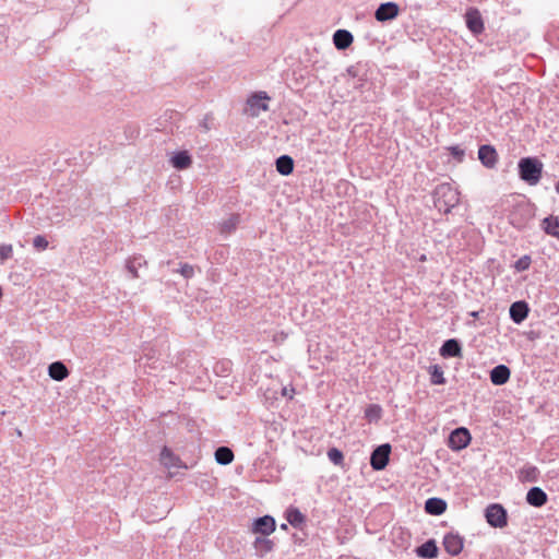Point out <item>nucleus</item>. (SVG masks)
<instances>
[{"label": "nucleus", "instance_id": "nucleus-1", "mask_svg": "<svg viewBox=\"0 0 559 559\" xmlns=\"http://www.w3.org/2000/svg\"><path fill=\"white\" fill-rule=\"evenodd\" d=\"M520 178L531 186L539 182L543 174V163L534 157H524L519 162Z\"/></svg>", "mask_w": 559, "mask_h": 559}, {"label": "nucleus", "instance_id": "nucleus-2", "mask_svg": "<svg viewBox=\"0 0 559 559\" xmlns=\"http://www.w3.org/2000/svg\"><path fill=\"white\" fill-rule=\"evenodd\" d=\"M486 520L492 527L503 528L508 525L507 511L501 504H490L486 509Z\"/></svg>", "mask_w": 559, "mask_h": 559}, {"label": "nucleus", "instance_id": "nucleus-3", "mask_svg": "<svg viewBox=\"0 0 559 559\" xmlns=\"http://www.w3.org/2000/svg\"><path fill=\"white\" fill-rule=\"evenodd\" d=\"M437 201L436 204L439 206V210H442L440 203L441 200H444V212H449L451 207L455 206L459 202V195L457 192L452 189L449 185L441 186L437 189Z\"/></svg>", "mask_w": 559, "mask_h": 559}, {"label": "nucleus", "instance_id": "nucleus-4", "mask_svg": "<svg viewBox=\"0 0 559 559\" xmlns=\"http://www.w3.org/2000/svg\"><path fill=\"white\" fill-rule=\"evenodd\" d=\"M391 453V445L385 443L378 447L371 454L370 464L373 469L381 471L389 463V456Z\"/></svg>", "mask_w": 559, "mask_h": 559}, {"label": "nucleus", "instance_id": "nucleus-5", "mask_svg": "<svg viewBox=\"0 0 559 559\" xmlns=\"http://www.w3.org/2000/svg\"><path fill=\"white\" fill-rule=\"evenodd\" d=\"M471 442V433L466 428H456L450 433L449 447L459 451L466 448Z\"/></svg>", "mask_w": 559, "mask_h": 559}, {"label": "nucleus", "instance_id": "nucleus-6", "mask_svg": "<svg viewBox=\"0 0 559 559\" xmlns=\"http://www.w3.org/2000/svg\"><path fill=\"white\" fill-rule=\"evenodd\" d=\"M276 528L275 520L270 515H264L253 521L251 532L261 536L271 535Z\"/></svg>", "mask_w": 559, "mask_h": 559}, {"label": "nucleus", "instance_id": "nucleus-7", "mask_svg": "<svg viewBox=\"0 0 559 559\" xmlns=\"http://www.w3.org/2000/svg\"><path fill=\"white\" fill-rule=\"evenodd\" d=\"M466 26L475 34H481L484 32V22L480 12L477 9H468L465 13Z\"/></svg>", "mask_w": 559, "mask_h": 559}, {"label": "nucleus", "instance_id": "nucleus-8", "mask_svg": "<svg viewBox=\"0 0 559 559\" xmlns=\"http://www.w3.org/2000/svg\"><path fill=\"white\" fill-rule=\"evenodd\" d=\"M400 8L394 2L380 4L374 13V17L379 22H385L395 19L399 15Z\"/></svg>", "mask_w": 559, "mask_h": 559}, {"label": "nucleus", "instance_id": "nucleus-9", "mask_svg": "<svg viewBox=\"0 0 559 559\" xmlns=\"http://www.w3.org/2000/svg\"><path fill=\"white\" fill-rule=\"evenodd\" d=\"M478 158L487 168H493L498 163V153L492 145H481L478 150Z\"/></svg>", "mask_w": 559, "mask_h": 559}, {"label": "nucleus", "instance_id": "nucleus-10", "mask_svg": "<svg viewBox=\"0 0 559 559\" xmlns=\"http://www.w3.org/2000/svg\"><path fill=\"white\" fill-rule=\"evenodd\" d=\"M443 547L451 556H457L463 549V538L457 534H447L443 538Z\"/></svg>", "mask_w": 559, "mask_h": 559}, {"label": "nucleus", "instance_id": "nucleus-11", "mask_svg": "<svg viewBox=\"0 0 559 559\" xmlns=\"http://www.w3.org/2000/svg\"><path fill=\"white\" fill-rule=\"evenodd\" d=\"M160 463L168 469L182 467V462L173 451L164 447L160 452Z\"/></svg>", "mask_w": 559, "mask_h": 559}, {"label": "nucleus", "instance_id": "nucleus-12", "mask_svg": "<svg viewBox=\"0 0 559 559\" xmlns=\"http://www.w3.org/2000/svg\"><path fill=\"white\" fill-rule=\"evenodd\" d=\"M526 501L528 504L539 508L547 502V495L539 487H533L526 495Z\"/></svg>", "mask_w": 559, "mask_h": 559}, {"label": "nucleus", "instance_id": "nucleus-13", "mask_svg": "<svg viewBox=\"0 0 559 559\" xmlns=\"http://www.w3.org/2000/svg\"><path fill=\"white\" fill-rule=\"evenodd\" d=\"M510 379V369L504 365H499L490 371V380L496 385H502Z\"/></svg>", "mask_w": 559, "mask_h": 559}, {"label": "nucleus", "instance_id": "nucleus-14", "mask_svg": "<svg viewBox=\"0 0 559 559\" xmlns=\"http://www.w3.org/2000/svg\"><path fill=\"white\" fill-rule=\"evenodd\" d=\"M354 37L346 29H337L333 35V43L340 50L348 48L353 44Z\"/></svg>", "mask_w": 559, "mask_h": 559}, {"label": "nucleus", "instance_id": "nucleus-15", "mask_svg": "<svg viewBox=\"0 0 559 559\" xmlns=\"http://www.w3.org/2000/svg\"><path fill=\"white\" fill-rule=\"evenodd\" d=\"M528 314V307L524 301H516L510 307V317L515 323H521Z\"/></svg>", "mask_w": 559, "mask_h": 559}, {"label": "nucleus", "instance_id": "nucleus-16", "mask_svg": "<svg viewBox=\"0 0 559 559\" xmlns=\"http://www.w3.org/2000/svg\"><path fill=\"white\" fill-rule=\"evenodd\" d=\"M49 377L56 381H62L69 376V370L61 361L52 362L48 368Z\"/></svg>", "mask_w": 559, "mask_h": 559}, {"label": "nucleus", "instance_id": "nucleus-17", "mask_svg": "<svg viewBox=\"0 0 559 559\" xmlns=\"http://www.w3.org/2000/svg\"><path fill=\"white\" fill-rule=\"evenodd\" d=\"M447 509V503L440 498H430L425 503V510L432 515H440Z\"/></svg>", "mask_w": 559, "mask_h": 559}, {"label": "nucleus", "instance_id": "nucleus-18", "mask_svg": "<svg viewBox=\"0 0 559 559\" xmlns=\"http://www.w3.org/2000/svg\"><path fill=\"white\" fill-rule=\"evenodd\" d=\"M440 354L443 357H460L461 356V346L456 340H448L443 343Z\"/></svg>", "mask_w": 559, "mask_h": 559}, {"label": "nucleus", "instance_id": "nucleus-19", "mask_svg": "<svg viewBox=\"0 0 559 559\" xmlns=\"http://www.w3.org/2000/svg\"><path fill=\"white\" fill-rule=\"evenodd\" d=\"M253 547L259 554V556L263 557L273 550L274 543L273 540L266 538V536H260L257 537L255 540L253 542Z\"/></svg>", "mask_w": 559, "mask_h": 559}, {"label": "nucleus", "instance_id": "nucleus-20", "mask_svg": "<svg viewBox=\"0 0 559 559\" xmlns=\"http://www.w3.org/2000/svg\"><path fill=\"white\" fill-rule=\"evenodd\" d=\"M276 170L284 176H288L294 170V160L288 155H283L276 159Z\"/></svg>", "mask_w": 559, "mask_h": 559}, {"label": "nucleus", "instance_id": "nucleus-21", "mask_svg": "<svg viewBox=\"0 0 559 559\" xmlns=\"http://www.w3.org/2000/svg\"><path fill=\"white\" fill-rule=\"evenodd\" d=\"M543 229L547 235L559 239V217L549 216L543 221Z\"/></svg>", "mask_w": 559, "mask_h": 559}, {"label": "nucleus", "instance_id": "nucleus-22", "mask_svg": "<svg viewBox=\"0 0 559 559\" xmlns=\"http://www.w3.org/2000/svg\"><path fill=\"white\" fill-rule=\"evenodd\" d=\"M171 164L177 169H187L191 166L192 159L188 152L182 151L173 156Z\"/></svg>", "mask_w": 559, "mask_h": 559}, {"label": "nucleus", "instance_id": "nucleus-23", "mask_svg": "<svg viewBox=\"0 0 559 559\" xmlns=\"http://www.w3.org/2000/svg\"><path fill=\"white\" fill-rule=\"evenodd\" d=\"M267 99H270V97L267 96V94L265 92H259V93L253 94L248 99V105L251 108L257 107L263 111H266L269 109V106L266 103H264V100H267Z\"/></svg>", "mask_w": 559, "mask_h": 559}, {"label": "nucleus", "instance_id": "nucleus-24", "mask_svg": "<svg viewBox=\"0 0 559 559\" xmlns=\"http://www.w3.org/2000/svg\"><path fill=\"white\" fill-rule=\"evenodd\" d=\"M417 555L423 558H436L438 547L433 540H428L417 548Z\"/></svg>", "mask_w": 559, "mask_h": 559}, {"label": "nucleus", "instance_id": "nucleus-25", "mask_svg": "<svg viewBox=\"0 0 559 559\" xmlns=\"http://www.w3.org/2000/svg\"><path fill=\"white\" fill-rule=\"evenodd\" d=\"M215 460L222 465L230 464L234 460V453L229 448L221 447L215 451Z\"/></svg>", "mask_w": 559, "mask_h": 559}, {"label": "nucleus", "instance_id": "nucleus-26", "mask_svg": "<svg viewBox=\"0 0 559 559\" xmlns=\"http://www.w3.org/2000/svg\"><path fill=\"white\" fill-rule=\"evenodd\" d=\"M240 223V215L239 214H231L228 218L222 222L221 224V231L225 234H229L234 231L238 224Z\"/></svg>", "mask_w": 559, "mask_h": 559}, {"label": "nucleus", "instance_id": "nucleus-27", "mask_svg": "<svg viewBox=\"0 0 559 559\" xmlns=\"http://www.w3.org/2000/svg\"><path fill=\"white\" fill-rule=\"evenodd\" d=\"M286 519L288 523L295 527L301 525L306 520L305 515L296 508H290L287 510Z\"/></svg>", "mask_w": 559, "mask_h": 559}, {"label": "nucleus", "instance_id": "nucleus-28", "mask_svg": "<svg viewBox=\"0 0 559 559\" xmlns=\"http://www.w3.org/2000/svg\"><path fill=\"white\" fill-rule=\"evenodd\" d=\"M430 376H431L432 384H443L445 382V379L443 377V371L437 365H435L430 368Z\"/></svg>", "mask_w": 559, "mask_h": 559}, {"label": "nucleus", "instance_id": "nucleus-29", "mask_svg": "<svg viewBox=\"0 0 559 559\" xmlns=\"http://www.w3.org/2000/svg\"><path fill=\"white\" fill-rule=\"evenodd\" d=\"M328 457L335 465H342L344 461L343 453L336 448H332L328 451Z\"/></svg>", "mask_w": 559, "mask_h": 559}, {"label": "nucleus", "instance_id": "nucleus-30", "mask_svg": "<svg viewBox=\"0 0 559 559\" xmlns=\"http://www.w3.org/2000/svg\"><path fill=\"white\" fill-rule=\"evenodd\" d=\"M13 254V248L11 245H0V261L4 262L10 259Z\"/></svg>", "mask_w": 559, "mask_h": 559}, {"label": "nucleus", "instance_id": "nucleus-31", "mask_svg": "<svg viewBox=\"0 0 559 559\" xmlns=\"http://www.w3.org/2000/svg\"><path fill=\"white\" fill-rule=\"evenodd\" d=\"M530 264L531 258L528 255H524L515 262V269L518 271H525L526 269H528Z\"/></svg>", "mask_w": 559, "mask_h": 559}, {"label": "nucleus", "instance_id": "nucleus-32", "mask_svg": "<svg viewBox=\"0 0 559 559\" xmlns=\"http://www.w3.org/2000/svg\"><path fill=\"white\" fill-rule=\"evenodd\" d=\"M34 247L37 250H45L48 247V241L44 236H36L33 241Z\"/></svg>", "mask_w": 559, "mask_h": 559}, {"label": "nucleus", "instance_id": "nucleus-33", "mask_svg": "<svg viewBox=\"0 0 559 559\" xmlns=\"http://www.w3.org/2000/svg\"><path fill=\"white\" fill-rule=\"evenodd\" d=\"M180 273H181L185 277L189 278V277L193 276V274H194L193 266H191V265H189V264H183V265L181 266V269H180Z\"/></svg>", "mask_w": 559, "mask_h": 559}, {"label": "nucleus", "instance_id": "nucleus-34", "mask_svg": "<svg viewBox=\"0 0 559 559\" xmlns=\"http://www.w3.org/2000/svg\"><path fill=\"white\" fill-rule=\"evenodd\" d=\"M448 150L455 158H457L459 160H462V158L464 156L463 150H461L459 146H450Z\"/></svg>", "mask_w": 559, "mask_h": 559}, {"label": "nucleus", "instance_id": "nucleus-35", "mask_svg": "<svg viewBox=\"0 0 559 559\" xmlns=\"http://www.w3.org/2000/svg\"><path fill=\"white\" fill-rule=\"evenodd\" d=\"M295 389L294 388H284L282 390V395L287 396L289 400L294 399Z\"/></svg>", "mask_w": 559, "mask_h": 559}, {"label": "nucleus", "instance_id": "nucleus-36", "mask_svg": "<svg viewBox=\"0 0 559 559\" xmlns=\"http://www.w3.org/2000/svg\"><path fill=\"white\" fill-rule=\"evenodd\" d=\"M526 472H527V475H533L535 477V475L537 473V468L536 467H528Z\"/></svg>", "mask_w": 559, "mask_h": 559}, {"label": "nucleus", "instance_id": "nucleus-37", "mask_svg": "<svg viewBox=\"0 0 559 559\" xmlns=\"http://www.w3.org/2000/svg\"><path fill=\"white\" fill-rule=\"evenodd\" d=\"M372 409L377 411L378 413L380 412V407H379V406H372V407H370V408L367 411V416H369V413H370Z\"/></svg>", "mask_w": 559, "mask_h": 559}, {"label": "nucleus", "instance_id": "nucleus-38", "mask_svg": "<svg viewBox=\"0 0 559 559\" xmlns=\"http://www.w3.org/2000/svg\"><path fill=\"white\" fill-rule=\"evenodd\" d=\"M556 191L559 193V181L556 185Z\"/></svg>", "mask_w": 559, "mask_h": 559}, {"label": "nucleus", "instance_id": "nucleus-39", "mask_svg": "<svg viewBox=\"0 0 559 559\" xmlns=\"http://www.w3.org/2000/svg\"><path fill=\"white\" fill-rule=\"evenodd\" d=\"M420 261H426V255L425 254L420 257Z\"/></svg>", "mask_w": 559, "mask_h": 559}, {"label": "nucleus", "instance_id": "nucleus-40", "mask_svg": "<svg viewBox=\"0 0 559 559\" xmlns=\"http://www.w3.org/2000/svg\"><path fill=\"white\" fill-rule=\"evenodd\" d=\"M283 530H286L287 528V525L286 524H282L281 526Z\"/></svg>", "mask_w": 559, "mask_h": 559}, {"label": "nucleus", "instance_id": "nucleus-41", "mask_svg": "<svg viewBox=\"0 0 559 559\" xmlns=\"http://www.w3.org/2000/svg\"><path fill=\"white\" fill-rule=\"evenodd\" d=\"M132 272H133V276H134V277H138V273H136V271H132Z\"/></svg>", "mask_w": 559, "mask_h": 559}]
</instances>
